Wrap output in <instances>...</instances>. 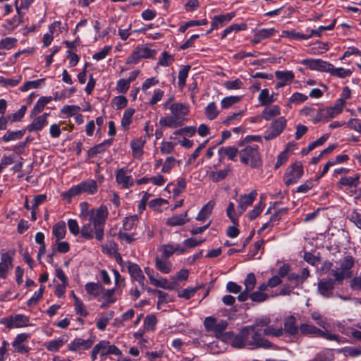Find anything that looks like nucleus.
Wrapping results in <instances>:
<instances>
[{"label": "nucleus", "mask_w": 361, "mask_h": 361, "mask_svg": "<svg viewBox=\"0 0 361 361\" xmlns=\"http://www.w3.org/2000/svg\"><path fill=\"white\" fill-rule=\"evenodd\" d=\"M108 214V209L104 205H101L90 211L88 221L93 225L95 238L99 241L102 240L104 238V226Z\"/></svg>", "instance_id": "nucleus-1"}, {"label": "nucleus", "mask_w": 361, "mask_h": 361, "mask_svg": "<svg viewBox=\"0 0 361 361\" xmlns=\"http://www.w3.org/2000/svg\"><path fill=\"white\" fill-rule=\"evenodd\" d=\"M239 149L240 161L242 164L251 168H259L262 164V157L259 153V147L257 145H246L240 147Z\"/></svg>", "instance_id": "nucleus-2"}, {"label": "nucleus", "mask_w": 361, "mask_h": 361, "mask_svg": "<svg viewBox=\"0 0 361 361\" xmlns=\"http://www.w3.org/2000/svg\"><path fill=\"white\" fill-rule=\"evenodd\" d=\"M98 190V185L96 180L92 179L85 180L78 185L72 186L64 195V197L72 198L82 193L87 195H94Z\"/></svg>", "instance_id": "nucleus-3"}, {"label": "nucleus", "mask_w": 361, "mask_h": 361, "mask_svg": "<svg viewBox=\"0 0 361 361\" xmlns=\"http://www.w3.org/2000/svg\"><path fill=\"white\" fill-rule=\"evenodd\" d=\"M354 264L355 261L352 256L345 257L340 267L331 270V274L334 277V280L341 284L345 279L350 278L353 275L351 269Z\"/></svg>", "instance_id": "nucleus-4"}, {"label": "nucleus", "mask_w": 361, "mask_h": 361, "mask_svg": "<svg viewBox=\"0 0 361 361\" xmlns=\"http://www.w3.org/2000/svg\"><path fill=\"white\" fill-rule=\"evenodd\" d=\"M157 55V51L152 49L146 45L137 46L128 57L126 63L128 64L137 63L140 60L143 59H153Z\"/></svg>", "instance_id": "nucleus-5"}, {"label": "nucleus", "mask_w": 361, "mask_h": 361, "mask_svg": "<svg viewBox=\"0 0 361 361\" xmlns=\"http://www.w3.org/2000/svg\"><path fill=\"white\" fill-rule=\"evenodd\" d=\"M302 174V164L300 161H296L286 169L283 177L284 183L287 186L295 183L300 179Z\"/></svg>", "instance_id": "nucleus-6"}, {"label": "nucleus", "mask_w": 361, "mask_h": 361, "mask_svg": "<svg viewBox=\"0 0 361 361\" xmlns=\"http://www.w3.org/2000/svg\"><path fill=\"white\" fill-rule=\"evenodd\" d=\"M286 119L284 117H280L274 121L269 128L264 132V139L270 140L279 136L286 128Z\"/></svg>", "instance_id": "nucleus-7"}, {"label": "nucleus", "mask_w": 361, "mask_h": 361, "mask_svg": "<svg viewBox=\"0 0 361 361\" xmlns=\"http://www.w3.org/2000/svg\"><path fill=\"white\" fill-rule=\"evenodd\" d=\"M1 322L8 329L22 328L30 325L29 317L23 314H16L10 318H3Z\"/></svg>", "instance_id": "nucleus-8"}, {"label": "nucleus", "mask_w": 361, "mask_h": 361, "mask_svg": "<svg viewBox=\"0 0 361 361\" xmlns=\"http://www.w3.org/2000/svg\"><path fill=\"white\" fill-rule=\"evenodd\" d=\"M126 267L130 276L136 281L139 283L142 289L146 287L145 283V276L142 273L140 266L135 263L127 262Z\"/></svg>", "instance_id": "nucleus-9"}, {"label": "nucleus", "mask_w": 361, "mask_h": 361, "mask_svg": "<svg viewBox=\"0 0 361 361\" xmlns=\"http://www.w3.org/2000/svg\"><path fill=\"white\" fill-rule=\"evenodd\" d=\"M130 170L126 168H121L116 172V182L124 188H129L133 185V178L130 175Z\"/></svg>", "instance_id": "nucleus-10"}, {"label": "nucleus", "mask_w": 361, "mask_h": 361, "mask_svg": "<svg viewBox=\"0 0 361 361\" xmlns=\"http://www.w3.org/2000/svg\"><path fill=\"white\" fill-rule=\"evenodd\" d=\"M301 63L311 70L327 72L330 68V63L322 59H307L301 61Z\"/></svg>", "instance_id": "nucleus-11"}, {"label": "nucleus", "mask_w": 361, "mask_h": 361, "mask_svg": "<svg viewBox=\"0 0 361 361\" xmlns=\"http://www.w3.org/2000/svg\"><path fill=\"white\" fill-rule=\"evenodd\" d=\"M336 281L332 279H322L317 284L319 293L324 298H330L333 295Z\"/></svg>", "instance_id": "nucleus-12"}, {"label": "nucleus", "mask_w": 361, "mask_h": 361, "mask_svg": "<svg viewBox=\"0 0 361 361\" xmlns=\"http://www.w3.org/2000/svg\"><path fill=\"white\" fill-rule=\"evenodd\" d=\"M94 342V337L87 340L76 338L68 344V349L73 352L86 350L92 347Z\"/></svg>", "instance_id": "nucleus-13"}, {"label": "nucleus", "mask_w": 361, "mask_h": 361, "mask_svg": "<svg viewBox=\"0 0 361 361\" xmlns=\"http://www.w3.org/2000/svg\"><path fill=\"white\" fill-rule=\"evenodd\" d=\"M250 336L251 341L250 343V346H251L252 348H269L271 346V344L269 341L262 337L261 331L257 329L252 330Z\"/></svg>", "instance_id": "nucleus-14"}, {"label": "nucleus", "mask_w": 361, "mask_h": 361, "mask_svg": "<svg viewBox=\"0 0 361 361\" xmlns=\"http://www.w3.org/2000/svg\"><path fill=\"white\" fill-rule=\"evenodd\" d=\"M13 268L12 257L8 252L1 254L0 259V278L6 279Z\"/></svg>", "instance_id": "nucleus-15"}, {"label": "nucleus", "mask_w": 361, "mask_h": 361, "mask_svg": "<svg viewBox=\"0 0 361 361\" xmlns=\"http://www.w3.org/2000/svg\"><path fill=\"white\" fill-rule=\"evenodd\" d=\"M256 190H252L248 195H240L238 200V204L237 207L239 215H241L247 208L250 206L257 197Z\"/></svg>", "instance_id": "nucleus-16"}, {"label": "nucleus", "mask_w": 361, "mask_h": 361, "mask_svg": "<svg viewBox=\"0 0 361 361\" xmlns=\"http://www.w3.org/2000/svg\"><path fill=\"white\" fill-rule=\"evenodd\" d=\"M345 104L343 99H338L334 104L330 107L322 109L328 120L335 118L340 114Z\"/></svg>", "instance_id": "nucleus-17"}, {"label": "nucleus", "mask_w": 361, "mask_h": 361, "mask_svg": "<svg viewBox=\"0 0 361 361\" xmlns=\"http://www.w3.org/2000/svg\"><path fill=\"white\" fill-rule=\"evenodd\" d=\"M275 76L279 82L276 84V88L279 89L283 87L288 82H292L295 75L291 71H277L275 72Z\"/></svg>", "instance_id": "nucleus-18"}, {"label": "nucleus", "mask_w": 361, "mask_h": 361, "mask_svg": "<svg viewBox=\"0 0 361 361\" xmlns=\"http://www.w3.org/2000/svg\"><path fill=\"white\" fill-rule=\"evenodd\" d=\"M169 109L172 115L182 120V121L184 120V116L188 115L190 111L189 105L183 103H173Z\"/></svg>", "instance_id": "nucleus-19"}, {"label": "nucleus", "mask_w": 361, "mask_h": 361, "mask_svg": "<svg viewBox=\"0 0 361 361\" xmlns=\"http://www.w3.org/2000/svg\"><path fill=\"white\" fill-rule=\"evenodd\" d=\"M159 250L161 252V257L169 259L174 252L183 254L185 252L184 247H180L178 244L168 243L160 247Z\"/></svg>", "instance_id": "nucleus-20"}, {"label": "nucleus", "mask_w": 361, "mask_h": 361, "mask_svg": "<svg viewBox=\"0 0 361 361\" xmlns=\"http://www.w3.org/2000/svg\"><path fill=\"white\" fill-rule=\"evenodd\" d=\"M49 115V113H44V114L36 117L27 126V130L30 132L39 131L48 123L47 117Z\"/></svg>", "instance_id": "nucleus-21"}, {"label": "nucleus", "mask_w": 361, "mask_h": 361, "mask_svg": "<svg viewBox=\"0 0 361 361\" xmlns=\"http://www.w3.org/2000/svg\"><path fill=\"white\" fill-rule=\"evenodd\" d=\"M276 30L274 28H263L255 32L251 43L253 44H258L260 41L269 38L274 35Z\"/></svg>", "instance_id": "nucleus-22"}, {"label": "nucleus", "mask_w": 361, "mask_h": 361, "mask_svg": "<svg viewBox=\"0 0 361 361\" xmlns=\"http://www.w3.org/2000/svg\"><path fill=\"white\" fill-rule=\"evenodd\" d=\"M243 336V335H240L239 333L235 334L233 332H226L224 336V342L231 343V345L235 348H243L245 347Z\"/></svg>", "instance_id": "nucleus-23"}, {"label": "nucleus", "mask_w": 361, "mask_h": 361, "mask_svg": "<svg viewBox=\"0 0 361 361\" xmlns=\"http://www.w3.org/2000/svg\"><path fill=\"white\" fill-rule=\"evenodd\" d=\"M108 344L107 341H101L97 344H96L91 352V360L94 361L97 358V355H99L100 357H103L107 355L106 351V345Z\"/></svg>", "instance_id": "nucleus-24"}, {"label": "nucleus", "mask_w": 361, "mask_h": 361, "mask_svg": "<svg viewBox=\"0 0 361 361\" xmlns=\"http://www.w3.org/2000/svg\"><path fill=\"white\" fill-rule=\"evenodd\" d=\"M233 13H226L225 15L215 16L211 24V30H215L219 27H223L226 23H228L233 17Z\"/></svg>", "instance_id": "nucleus-25"}, {"label": "nucleus", "mask_w": 361, "mask_h": 361, "mask_svg": "<svg viewBox=\"0 0 361 361\" xmlns=\"http://www.w3.org/2000/svg\"><path fill=\"white\" fill-rule=\"evenodd\" d=\"M159 124L162 127H169L176 128L183 125L182 120L172 115L170 116L161 117L159 120Z\"/></svg>", "instance_id": "nucleus-26"}, {"label": "nucleus", "mask_w": 361, "mask_h": 361, "mask_svg": "<svg viewBox=\"0 0 361 361\" xmlns=\"http://www.w3.org/2000/svg\"><path fill=\"white\" fill-rule=\"evenodd\" d=\"M68 341L66 336H61L56 339L51 340L44 344L46 349L50 352H57L64 343Z\"/></svg>", "instance_id": "nucleus-27"}, {"label": "nucleus", "mask_w": 361, "mask_h": 361, "mask_svg": "<svg viewBox=\"0 0 361 361\" xmlns=\"http://www.w3.org/2000/svg\"><path fill=\"white\" fill-rule=\"evenodd\" d=\"M187 212L173 215L167 219L166 224L169 226H182L189 221V219L187 218Z\"/></svg>", "instance_id": "nucleus-28"}, {"label": "nucleus", "mask_w": 361, "mask_h": 361, "mask_svg": "<svg viewBox=\"0 0 361 361\" xmlns=\"http://www.w3.org/2000/svg\"><path fill=\"white\" fill-rule=\"evenodd\" d=\"M283 330L294 337L299 335V327L296 326L295 319L293 317H290L285 321Z\"/></svg>", "instance_id": "nucleus-29"}, {"label": "nucleus", "mask_w": 361, "mask_h": 361, "mask_svg": "<svg viewBox=\"0 0 361 361\" xmlns=\"http://www.w3.org/2000/svg\"><path fill=\"white\" fill-rule=\"evenodd\" d=\"M156 268L163 274H169L171 271L172 264L167 259L157 257L155 258Z\"/></svg>", "instance_id": "nucleus-30"}, {"label": "nucleus", "mask_w": 361, "mask_h": 361, "mask_svg": "<svg viewBox=\"0 0 361 361\" xmlns=\"http://www.w3.org/2000/svg\"><path fill=\"white\" fill-rule=\"evenodd\" d=\"M52 233L56 238V241L63 239L66 233V225L65 221H60L54 225L52 228Z\"/></svg>", "instance_id": "nucleus-31"}, {"label": "nucleus", "mask_w": 361, "mask_h": 361, "mask_svg": "<svg viewBox=\"0 0 361 361\" xmlns=\"http://www.w3.org/2000/svg\"><path fill=\"white\" fill-rule=\"evenodd\" d=\"M113 142L112 139H108L104 140V142L94 146L88 150V154L90 157H94L97 154L102 153L106 151V149L111 145Z\"/></svg>", "instance_id": "nucleus-32"}, {"label": "nucleus", "mask_w": 361, "mask_h": 361, "mask_svg": "<svg viewBox=\"0 0 361 361\" xmlns=\"http://www.w3.org/2000/svg\"><path fill=\"white\" fill-rule=\"evenodd\" d=\"M139 221V216L137 214L125 217L123 221V228L121 230L124 231H131L137 226Z\"/></svg>", "instance_id": "nucleus-33"}, {"label": "nucleus", "mask_w": 361, "mask_h": 361, "mask_svg": "<svg viewBox=\"0 0 361 361\" xmlns=\"http://www.w3.org/2000/svg\"><path fill=\"white\" fill-rule=\"evenodd\" d=\"M52 100L51 97H41L30 112V116H34L42 112L44 106Z\"/></svg>", "instance_id": "nucleus-34"}, {"label": "nucleus", "mask_w": 361, "mask_h": 361, "mask_svg": "<svg viewBox=\"0 0 361 361\" xmlns=\"http://www.w3.org/2000/svg\"><path fill=\"white\" fill-rule=\"evenodd\" d=\"M85 290L89 295L97 298L103 293L104 288L99 283L90 282L85 284Z\"/></svg>", "instance_id": "nucleus-35"}, {"label": "nucleus", "mask_w": 361, "mask_h": 361, "mask_svg": "<svg viewBox=\"0 0 361 361\" xmlns=\"http://www.w3.org/2000/svg\"><path fill=\"white\" fill-rule=\"evenodd\" d=\"M214 201H209L200 211L196 219L197 221H203L206 220L212 214V209L214 207Z\"/></svg>", "instance_id": "nucleus-36"}, {"label": "nucleus", "mask_w": 361, "mask_h": 361, "mask_svg": "<svg viewBox=\"0 0 361 361\" xmlns=\"http://www.w3.org/2000/svg\"><path fill=\"white\" fill-rule=\"evenodd\" d=\"M320 329L310 324L302 323L299 326V334L314 335L318 337Z\"/></svg>", "instance_id": "nucleus-37"}, {"label": "nucleus", "mask_w": 361, "mask_h": 361, "mask_svg": "<svg viewBox=\"0 0 361 361\" xmlns=\"http://www.w3.org/2000/svg\"><path fill=\"white\" fill-rule=\"evenodd\" d=\"M145 142L142 139L135 140L130 142L133 156L135 158H140L142 157L143 154V146Z\"/></svg>", "instance_id": "nucleus-38"}, {"label": "nucleus", "mask_w": 361, "mask_h": 361, "mask_svg": "<svg viewBox=\"0 0 361 361\" xmlns=\"http://www.w3.org/2000/svg\"><path fill=\"white\" fill-rule=\"evenodd\" d=\"M328 73H331V75L336 76L340 78H345L351 75L353 71L350 69H345L343 68H334V66L330 63V68Z\"/></svg>", "instance_id": "nucleus-39"}, {"label": "nucleus", "mask_w": 361, "mask_h": 361, "mask_svg": "<svg viewBox=\"0 0 361 361\" xmlns=\"http://www.w3.org/2000/svg\"><path fill=\"white\" fill-rule=\"evenodd\" d=\"M281 114L280 107L277 105L265 108L262 112V116L266 121H269L272 118L279 116Z\"/></svg>", "instance_id": "nucleus-40"}, {"label": "nucleus", "mask_w": 361, "mask_h": 361, "mask_svg": "<svg viewBox=\"0 0 361 361\" xmlns=\"http://www.w3.org/2000/svg\"><path fill=\"white\" fill-rule=\"evenodd\" d=\"M227 326L228 322L226 320H221L216 322L212 332L214 333L216 338L224 341V336L226 335L224 331L226 329Z\"/></svg>", "instance_id": "nucleus-41"}, {"label": "nucleus", "mask_w": 361, "mask_h": 361, "mask_svg": "<svg viewBox=\"0 0 361 361\" xmlns=\"http://www.w3.org/2000/svg\"><path fill=\"white\" fill-rule=\"evenodd\" d=\"M218 153L221 157L226 155L229 159L235 161L236 155H239V149L235 147H221L219 149Z\"/></svg>", "instance_id": "nucleus-42"}, {"label": "nucleus", "mask_w": 361, "mask_h": 361, "mask_svg": "<svg viewBox=\"0 0 361 361\" xmlns=\"http://www.w3.org/2000/svg\"><path fill=\"white\" fill-rule=\"evenodd\" d=\"M258 100L262 106H267L276 100L274 94H269L268 89H263L261 90Z\"/></svg>", "instance_id": "nucleus-43"}, {"label": "nucleus", "mask_w": 361, "mask_h": 361, "mask_svg": "<svg viewBox=\"0 0 361 361\" xmlns=\"http://www.w3.org/2000/svg\"><path fill=\"white\" fill-rule=\"evenodd\" d=\"M25 130L11 131L8 130L2 137V140L4 142H8L12 140H18L21 139L25 135Z\"/></svg>", "instance_id": "nucleus-44"}, {"label": "nucleus", "mask_w": 361, "mask_h": 361, "mask_svg": "<svg viewBox=\"0 0 361 361\" xmlns=\"http://www.w3.org/2000/svg\"><path fill=\"white\" fill-rule=\"evenodd\" d=\"M135 109L133 108H128L125 110L123 114V117L121 121V126L125 129H129V126L132 123V117L135 114Z\"/></svg>", "instance_id": "nucleus-45"}, {"label": "nucleus", "mask_w": 361, "mask_h": 361, "mask_svg": "<svg viewBox=\"0 0 361 361\" xmlns=\"http://www.w3.org/2000/svg\"><path fill=\"white\" fill-rule=\"evenodd\" d=\"M360 182V175L356 174L355 177L343 176L338 183L349 188L357 187Z\"/></svg>", "instance_id": "nucleus-46"}, {"label": "nucleus", "mask_w": 361, "mask_h": 361, "mask_svg": "<svg viewBox=\"0 0 361 361\" xmlns=\"http://www.w3.org/2000/svg\"><path fill=\"white\" fill-rule=\"evenodd\" d=\"M229 170V167L228 166L222 170H219L217 171H212L209 175V178L210 180L215 183L221 181L222 180L225 179L226 177L228 176Z\"/></svg>", "instance_id": "nucleus-47"}, {"label": "nucleus", "mask_w": 361, "mask_h": 361, "mask_svg": "<svg viewBox=\"0 0 361 361\" xmlns=\"http://www.w3.org/2000/svg\"><path fill=\"white\" fill-rule=\"evenodd\" d=\"M204 115L209 120L215 119L219 115V111L215 102H210L205 108Z\"/></svg>", "instance_id": "nucleus-48"}, {"label": "nucleus", "mask_w": 361, "mask_h": 361, "mask_svg": "<svg viewBox=\"0 0 361 361\" xmlns=\"http://www.w3.org/2000/svg\"><path fill=\"white\" fill-rule=\"evenodd\" d=\"M33 1H34V0H23L21 1L20 5L18 6V0H16L15 6H16V11L18 13L19 22L21 23L23 21V14L21 12V10L22 9L27 10Z\"/></svg>", "instance_id": "nucleus-49"}, {"label": "nucleus", "mask_w": 361, "mask_h": 361, "mask_svg": "<svg viewBox=\"0 0 361 361\" xmlns=\"http://www.w3.org/2000/svg\"><path fill=\"white\" fill-rule=\"evenodd\" d=\"M114 315V311H110L108 313L104 314L101 318H99L97 322V327L98 329L104 331L109 320H111Z\"/></svg>", "instance_id": "nucleus-50"}, {"label": "nucleus", "mask_w": 361, "mask_h": 361, "mask_svg": "<svg viewBox=\"0 0 361 361\" xmlns=\"http://www.w3.org/2000/svg\"><path fill=\"white\" fill-rule=\"evenodd\" d=\"M247 29V25L245 23L240 24H232L231 25L226 27L222 34V38L227 37L232 32H238L240 30H245Z\"/></svg>", "instance_id": "nucleus-51"}, {"label": "nucleus", "mask_w": 361, "mask_h": 361, "mask_svg": "<svg viewBox=\"0 0 361 361\" xmlns=\"http://www.w3.org/2000/svg\"><path fill=\"white\" fill-rule=\"evenodd\" d=\"M150 283L154 286L164 289H172L173 287V284H171L167 279L164 278H159L157 279L154 277H150Z\"/></svg>", "instance_id": "nucleus-52"}, {"label": "nucleus", "mask_w": 361, "mask_h": 361, "mask_svg": "<svg viewBox=\"0 0 361 361\" xmlns=\"http://www.w3.org/2000/svg\"><path fill=\"white\" fill-rule=\"evenodd\" d=\"M75 311L77 314H79L83 317H85L88 315L89 312L82 302V300L78 297H75Z\"/></svg>", "instance_id": "nucleus-53"}, {"label": "nucleus", "mask_w": 361, "mask_h": 361, "mask_svg": "<svg viewBox=\"0 0 361 361\" xmlns=\"http://www.w3.org/2000/svg\"><path fill=\"white\" fill-rule=\"evenodd\" d=\"M190 69V66H183L178 73V87L180 89H183L185 85V80L188 76V73Z\"/></svg>", "instance_id": "nucleus-54"}, {"label": "nucleus", "mask_w": 361, "mask_h": 361, "mask_svg": "<svg viewBox=\"0 0 361 361\" xmlns=\"http://www.w3.org/2000/svg\"><path fill=\"white\" fill-rule=\"evenodd\" d=\"M157 317L154 314H148L144 320V330L147 331H154L157 324Z\"/></svg>", "instance_id": "nucleus-55"}, {"label": "nucleus", "mask_w": 361, "mask_h": 361, "mask_svg": "<svg viewBox=\"0 0 361 361\" xmlns=\"http://www.w3.org/2000/svg\"><path fill=\"white\" fill-rule=\"evenodd\" d=\"M328 137H329V135L328 134H325V135H322L321 137H319L317 140H315V141L312 142V143H310L307 146V148L303 149L302 151V153L303 154H307L310 151L314 149L316 147L320 146V145H323L324 142L327 140Z\"/></svg>", "instance_id": "nucleus-56"}, {"label": "nucleus", "mask_w": 361, "mask_h": 361, "mask_svg": "<svg viewBox=\"0 0 361 361\" xmlns=\"http://www.w3.org/2000/svg\"><path fill=\"white\" fill-rule=\"evenodd\" d=\"M341 353H343L345 356H350L352 357H357L361 355V346L351 347L348 346L340 350Z\"/></svg>", "instance_id": "nucleus-57"}, {"label": "nucleus", "mask_w": 361, "mask_h": 361, "mask_svg": "<svg viewBox=\"0 0 361 361\" xmlns=\"http://www.w3.org/2000/svg\"><path fill=\"white\" fill-rule=\"evenodd\" d=\"M92 226L93 225L90 222L83 225L80 229L81 236L87 240L92 239L94 237L93 230H94Z\"/></svg>", "instance_id": "nucleus-58"}, {"label": "nucleus", "mask_w": 361, "mask_h": 361, "mask_svg": "<svg viewBox=\"0 0 361 361\" xmlns=\"http://www.w3.org/2000/svg\"><path fill=\"white\" fill-rule=\"evenodd\" d=\"M262 331L265 336H281L283 334L282 328H276L274 326H269V324L266 328L263 329Z\"/></svg>", "instance_id": "nucleus-59"}, {"label": "nucleus", "mask_w": 361, "mask_h": 361, "mask_svg": "<svg viewBox=\"0 0 361 361\" xmlns=\"http://www.w3.org/2000/svg\"><path fill=\"white\" fill-rule=\"evenodd\" d=\"M241 99L240 96H229L223 98L221 102L222 109H228L233 104L238 102Z\"/></svg>", "instance_id": "nucleus-60"}, {"label": "nucleus", "mask_w": 361, "mask_h": 361, "mask_svg": "<svg viewBox=\"0 0 361 361\" xmlns=\"http://www.w3.org/2000/svg\"><path fill=\"white\" fill-rule=\"evenodd\" d=\"M243 284L245 289L249 291H252L256 285V278L253 273H249L244 280Z\"/></svg>", "instance_id": "nucleus-61"}, {"label": "nucleus", "mask_w": 361, "mask_h": 361, "mask_svg": "<svg viewBox=\"0 0 361 361\" xmlns=\"http://www.w3.org/2000/svg\"><path fill=\"white\" fill-rule=\"evenodd\" d=\"M176 164H179V161H177L173 157H169L166 158L165 161L163 163V166L161 169V172L163 173H169L171 169H173Z\"/></svg>", "instance_id": "nucleus-62"}, {"label": "nucleus", "mask_w": 361, "mask_h": 361, "mask_svg": "<svg viewBox=\"0 0 361 361\" xmlns=\"http://www.w3.org/2000/svg\"><path fill=\"white\" fill-rule=\"evenodd\" d=\"M270 319L268 317H263L260 319H257L255 324L252 325H250V326L252 327V330L257 329L262 331L264 328H266V326L269 324Z\"/></svg>", "instance_id": "nucleus-63"}, {"label": "nucleus", "mask_w": 361, "mask_h": 361, "mask_svg": "<svg viewBox=\"0 0 361 361\" xmlns=\"http://www.w3.org/2000/svg\"><path fill=\"white\" fill-rule=\"evenodd\" d=\"M310 361H333V355L330 353L320 352Z\"/></svg>", "instance_id": "nucleus-64"}]
</instances>
